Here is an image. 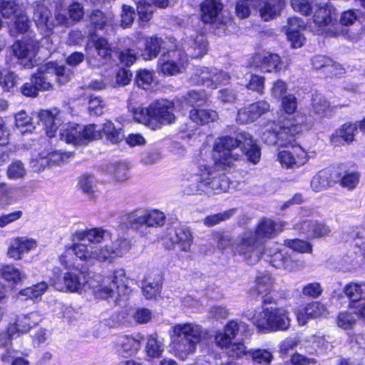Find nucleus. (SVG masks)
<instances>
[{"label": "nucleus", "mask_w": 365, "mask_h": 365, "mask_svg": "<svg viewBox=\"0 0 365 365\" xmlns=\"http://www.w3.org/2000/svg\"><path fill=\"white\" fill-rule=\"evenodd\" d=\"M0 11L6 18H9L13 14L15 16V21L9 29L11 36H15L28 31L30 21L22 6L16 5L14 1L0 0Z\"/></svg>", "instance_id": "nucleus-19"}, {"label": "nucleus", "mask_w": 365, "mask_h": 365, "mask_svg": "<svg viewBox=\"0 0 365 365\" xmlns=\"http://www.w3.org/2000/svg\"><path fill=\"white\" fill-rule=\"evenodd\" d=\"M31 78L38 92L46 91L53 88V81H57L59 84L67 83L71 78V73L66 71L63 66L49 62L41 66Z\"/></svg>", "instance_id": "nucleus-14"}, {"label": "nucleus", "mask_w": 365, "mask_h": 365, "mask_svg": "<svg viewBox=\"0 0 365 365\" xmlns=\"http://www.w3.org/2000/svg\"><path fill=\"white\" fill-rule=\"evenodd\" d=\"M274 279L268 272L259 274L255 280V291L258 295H261L265 304H269L271 301L265 297L273 289Z\"/></svg>", "instance_id": "nucleus-34"}, {"label": "nucleus", "mask_w": 365, "mask_h": 365, "mask_svg": "<svg viewBox=\"0 0 365 365\" xmlns=\"http://www.w3.org/2000/svg\"><path fill=\"white\" fill-rule=\"evenodd\" d=\"M241 145L242 152L247 160L254 165L261 158V150L252 135L247 133H241L237 138L230 136L219 138L215 140L213 148V158L215 168L225 172H232L236 169L242 155L237 149Z\"/></svg>", "instance_id": "nucleus-4"}, {"label": "nucleus", "mask_w": 365, "mask_h": 365, "mask_svg": "<svg viewBox=\"0 0 365 365\" xmlns=\"http://www.w3.org/2000/svg\"><path fill=\"white\" fill-rule=\"evenodd\" d=\"M153 72L148 70H140L136 76L138 86L143 89H147L153 81Z\"/></svg>", "instance_id": "nucleus-64"}, {"label": "nucleus", "mask_w": 365, "mask_h": 365, "mask_svg": "<svg viewBox=\"0 0 365 365\" xmlns=\"http://www.w3.org/2000/svg\"><path fill=\"white\" fill-rule=\"evenodd\" d=\"M128 164L125 163L113 164L108 168V172L113 175V179L120 182L128 179Z\"/></svg>", "instance_id": "nucleus-48"}, {"label": "nucleus", "mask_w": 365, "mask_h": 365, "mask_svg": "<svg viewBox=\"0 0 365 365\" xmlns=\"http://www.w3.org/2000/svg\"><path fill=\"white\" fill-rule=\"evenodd\" d=\"M330 174L327 170H323L315 175L311 181V187L314 192H321L330 185Z\"/></svg>", "instance_id": "nucleus-43"}, {"label": "nucleus", "mask_w": 365, "mask_h": 365, "mask_svg": "<svg viewBox=\"0 0 365 365\" xmlns=\"http://www.w3.org/2000/svg\"><path fill=\"white\" fill-rule=\"evenodd\" d=\"M249 356L255 363L261 365H268L273 359L272 352L267 349L250 350Z\"/></svg>", "instance_id": "nucleus-53"}, {"label": "nucleus", "mask_w": 365, "mask_h": 365, "mask_svg": "<svg viewBox=\"0 0 365 365\" xmlns=\"http://www.w3.org/2000/svg\"><path fill=\"white\" fill-rule=\"evenodd\" d=\"M14 118L16 127L21 133H31L34 130L32 118L25 110L16 113Z\"/></svg>", "instance_id": "nucleus-42"}, {"label": "nucleus", "mask_w": 365, "mask_h": 365, "mask_svg": "<svg viewBox=\"0 0 365 365\" xmlns=\"http://www.w3.org/2000/svg\"><path fill=\"white\" fill-rule=\"evenodd\" d=\"M264 255L268 258L267 259L270 264L277 269L293 272L299 269L301 267L298 262L294 261L290 256L283 253L279 250L278 245H275L272 248H267Z\"/></svg>", "instance_id": "nucleus-24"}, {"label": "nucleus", "mask_w": 365, "mask_h": 365, "mask_svg": "<svg viewBox=\"0 0 365 365\" xmlns=\"http://www.w3.org/2000/svg\"><path fill=\"white\" fill-rule=\"evenodd\" d=\"M168 237L170 245H166L168 249H171L175 244L178 245L180 249L184 252H189L192 243V236L189 229L183 227L168 230Z\"/></svg>", "instance_id": "nucleus-30"}, {"label": "nucleus", "mask_w": 365, "mask_h": 365, "mask_svg": "<svg viewBox=\"0 0 365 365\" xmlns=\"http://www.w3.org/2000/svg\"><path fill=\"white\" fill-rule=\"evenodd\" d=\"M201 19L205 24L217 27L225 26L231 22L230 16L225 14L221 0H205L200 6Z\"/></svg>", "instance_id": "nucleus-20"}, {"label": "nucleus", "mask_w": 365, "mask_h": 365, "mask_svg": "<svg viewBox=\"0 0 365 365\" xmlns=\"http://www.w3.org/2000/svg\"><path fill=\"white\" fill-rule=\"evenodd\" d=\"M47 289L48 284L45 282H41L21 290L19 295L24 297L25 299H36L41 297Z\"/></svg>", "instance_id": "nucleus-45"}, {"label": "nucleus", "mask_w": 365, "mask_h": 365, "mask_svg": "<svg viewBox=\"0 0 365 365\" xmlns=\"http://www.w3.org/2000/svg\"><path fill=\"white\" fill-rule=\"evenodd\" d=\"M235 213V210L232 209L223 212L211 215L204 219V224L207 227H212L217 225L220 222L229 219L232 215Z\"/></svg>", "instance_id": "nucleus-60"}, {"label": "nucleus", "mask_w": 365, "mask_h": 365, "mask_svg": "<svg viewBox=\"0 0 365 365\" xmlns=\"http://www.w3.org/2000/svg\"><path fill=\"white\" fill-rule=\"evenodd\" d=\"M302 130V124L296 119L281 115L277 121H268L261 130L262 140L268 145L288 147L280 150L277 160L286 168H298L314 156V152H307L299 145H292L294 137Z\"/></svg>", "instance_id": "nucleus-3"}, {"label": "nucleus", "mask_w": 365, "mask_h": 365, "mask_svg": "<svg viewBox=\"0 0 365 365\" xmlns=\"http://www.w3.org/2000/svg\"><path fill=\"white\" fill-rule=\"evenodd\" d=\"M284 226L285 223L281 221L262 220L255 232L247 231L240 236L239 242L235 245L236 252L249 264L257 262L262 256V251L260 240L273 237L282 231Z\"/></svg>", "instance_id": "nucleus-7"}, {"label": "nucleus", "mask_w": 365, "mask_h": 365, "mask_svg": "<svg viewBox=\"0 0 365 365\" xmlns=\"http://www.w3.org/2000/svg\"><path fill=\"white\" fill-rule=\"evenodd\" d=\"M284 245L292 250L301 253H310L312 250L310 243L301 240H287Z\"/></svg>", "instance_id": "nucleus-61"}, {"label": "nucleus", "mask_w": 365, "mask_h": 365, "mask_svg": "<svg viewBox=\"0 0 365 365\" xmlns=\"http://www.w3.org/2000/svg\"><path fill=\"white\" fill-rule=\"evenodd\" d=\"M285 5L284 0H266L259 9L264 21H269L279 16Z\"/></svg>", "instance_id": "nucleus-35"}, {"label": "nucleus", "mask_w": 365, "mask_h": 365, "mask_svg": "<svg viewBox=\"0 0 365 365\" xmlns=\"http://www.w3.org/2000/svg\"><path fill=\"white\" fill-rule=\"evenodd\" d=\"M71 153H61L59 151H53L46 154H40L41 165L45 166V165H60L61 163L66 162L69 158H71Z\"/></svg>", "instance_id": "nucleus-40"}, {"label": "nucleus", "mask_w": 365, "mask_h": 365, "mask_svg": "<svg viewBox=\"0 0 365 365\" xmlns=\"http://www.w3.org/2000/svg\"><path fill=\"white\" fill-rule=\"evenodd\" d=\"M230 79V76L227 73L215 68L207 67L195 68L191 76V81L193 83L212 89L227 84Z\"/></svg>", "instance_id": "nucleus-17"}, {"label": "nucleus", "mask_w": 365, "mask_h": 365, "mask_svg": "<svg viewBox=\"0 0 365 365\" xmlns=\"http://www.w3.org/2000/svg\"><path fill=\"white\" fill-rule=\"evenodd\" d=\"M26 173V170L21 161H14L7 168V176L11 180L23 178Z\"/></svg>", "instance_id": "nucleus-59"}, {"label": "nucleus", "mask_w": 365, "mask_h": 365, "mask_svg": "<svg viewBox=\"0 0 365 365\" xmlns=\"http://www.w3.org/2000/svg\"><path fill=\"white\" fill-rule=\"evenodd\" d=\"M0 277L9 284L16 286L26 278V273L14 264L0 266Z\"/></svg>", "instance_id": "nucleus-33"}, {"label": "nucleus", "mask_w": 365, "mask_h": 365, "mask_svg": "<svg viewBox=\"0 0 365 365\" xmlns=\"http://www.w3.org/2000/svg\"><path fill=\"white\" fill-rule=\"evenodd\" d=\"M78 186L83 192L93 195L96 188V178L93 175H84L80 178Z\"/></svg>", "instance_id": "nucleus-57"}, {"label": "nucleus", "mask_w": 365, "mask_h": 365, "mask_svg": "<svg viewBox=\"0 0 365 365\" xmlns=\"http://www.w3.org/2000/svg\"><path fill=\"white\" fill-rule=\"evenodd\" d=\"M248 326L243 322L230 320L224 327L222 330H218L215 334V342L217 346H226L228 343L233 341L238 332L247 331Z\"/></svg>", "instance_id": "nucleus-26"}, {"label": "nucleus", "mask_w": 365, "mask_h": 365, "mask_svg": "<svg viewBox=\"0 0 365 365\" xmlns=\"http://www.w3.org/2000/svg\"><path fill=\"white\" fill-rule=\"evenodd\" d=\"M312 213L311 209H302L299 215L293 222L294 229L308 238L314 239L327 236L331 229L325 224L308 220L307 217Z\"/></svg>", "instance_id": "nucleus-16"}, {"label": "nucleus", "mask_w": 365, "mask_h": 365, "mask_svg": "<svg viewBox=\"0 0 365 365\" xmlns=\"http://www.w3.org/2000/svg\"><path fill=\"white\" fill-rule=\"evenodd\" d=\"M103 133L106 138L113 143H117L122 139L120 130L114 127L110 121L105 123L101 129H98Z\"/></svg>", "instance_id": "nucleus-51"}, {"label": "nucleus", "mask_w": 365, "mask_h": 365, "mask_svg": "<svg viewBox=\"0 0 365 365\" xmlns=\"http://www.w3.org/2000/svg\"><path fill=\"white\" fill-rule=\"evenodd\" d=\"M165 215L157 210H145V222L148 227L160 226L164 224Z\"/></svg>", "instance_id": "nucleus-54"}, {"label": "nucleus", "mask_w": 365, "mask_h": 365, "mask_svg": "<svg viewBox=\"0 0 365 365\" xmlns=\"http://www.w3.org/2000/svg\"><path fill=\"white\" fill-rule=\"evenodd\" d=\"M291 6L294 11L300 13L304 16L309 15L314 10V13H316L320 8H322V6H319L317 4L314 5L309 0H292Z\"/></svg>", "instance_id": "nucleus-46"}, {"label": "nucleus", "mask_w": 365, "mask_h": 365, "mask_svg": "<svg viewBox=\"0 0 365 365\" xmlns=\"http://www.w3.org/2000/svg\"><path fill=\"white\" fill-rule=\"evenodd\" d=\"M88 64L92 67L103 65L111 57L110 46L104 38H93L86 46Z\"/></svg>", "instance_id": "nucleus-21"}, {"label": "nucleus", "mask_w": 365, "mask_h": 365, "mask_svg": "<svg viewBox=\"0 0 365 365\" xmlns=\"http://www.w3.org/2000/svg\"><path fill=\"white\" fill-rule=\"evenodd\" d=\"M165 350L163 339L157 334L149 335L145 346V352L148 358L153 359L159 358Z\"/></svg>", "instance_id": "nucleus-36"}, {"label": "nucleus", "mask_w": 365, "mask_h": 365, "mask_svg": "<svg viewBox=\"0 0 365 365\" xmlns=\"http://www.w3.org/2000/svg\"><path fill=\"white\" fill-rule=\"evenodd\" d=\"M337 326L344 330L352 329L356 322L355 315L349 311H343L339 313L336 318Z\"/></svg>", "instance_id": "nucleus-50"}, {"label": "nucleus", "mask_w": 365, "mask_h": 365, "mask_svg": "<svg viewBox=\"0 0 365 365\" xmlns=\"http://www.w3.org/2000/svg\"><path fill=\"white\" fill-rule=\"evenodd\" d=\"M189 118L197 125H205L218 119V114L210 109L193 108L190 111Z\"/></svg>", "instance_id": "nucleus-39"}, {"label": "nucleus", "mask_w": 365, "mask_h": 365, "mask_svg": "<svg viewBox=\"0 0 365 365\" xmlns=\"http://www.w3.org/2000/svg\"><path fill=\"white\" fill-rule=\"evenodd\" d=\"M252 324L260 331H287L291 326V317L284 307H269L255 313L252 317L247 315Z\"/></svg>", "instance_id": "nucleus-13"}, {"label": "nucleus", "mask_w": 365, "mask_h": 365, "mask_svg": "<svg viewBox=\"0 0 365 365\" xmlns=\"http://www.w3.org/2000/svg\"><path fill=\"white\" fill-rule=\"evenodd\" d=\"M294 314L299 325L304 326L309 319L326 317L329 312L324 304L319 302H312L296 309Z\"/></svg>", "instance_id": "nucleus-25"}, {"label": "nucleus", "mask_w": 365, "mask_h": 365, "mask_svg": "<svg viewBox=\"0 0 365 365\" xmlns=\"http://www.w3.org/2000/svg\"><path fill=\"white\" fill-rule=\"evenodd\" d=\"M270 105L265 101H259L238 110L236 120L240 124H247L258 119L269 110Z\"/></svg>", "instance_id": "nucleus-28"}, {"label": "nucleus", "mask_w": 365, "mask_h": 365, "mask_svg": "<svg viewBox=\"0 0 365 365\" xmlns=\"http://www.w3.org/2000/svg\"><path fill=\"white\" fill-rule=\"evenodd\" d=\"M113 14L105 15L100 11H93L90 16L91 23L96 29H103L113 23Z\"/></svg>", "instance_id": "nucleus-47"}, {"label": "nucleus", "mask_w": 365, "mask_h": 365, "mask_svg": "<svg viewBox=\"0 0 365 365\" xmlns=\"http://www.w3.org/2000/svg\"><path fill=\"white\" fill-rule=\"evenodd\" d=\"M329 344L324 336H311L304 343L301 344V349H304L309 354H318L324 352L329 348Z\"/></svg>", "instance_id": "nucleus-37"}, {"label": "nucleus", "mask_w": 365, "mask_h": 365, "mask_svg": "<svg viewBox=\"0 0 365 365\" xmlns=\"http://www.w3.org/2000/svg\"><path fill=\"white\" fill-rule=\"evenodd\" d=\"M299 344L297 337H287L282 341L279 345V352L281 356L284 357L290 351L294 350Z\"/></svg>", "instance_id": "nucleus-63"}, {"label": "nucleus", "mask_w": 365, "mask_h": 365, "mask_svg": "<svg viewBox=\"0 0 365 365\" xmlns=\"http://www.w3.org/2000/svg\"><path fill=\"white\" fill-rule=\"evenodd\" d=\"M41 320L42 317L38 312H31L28 314L17 315L14 322L9 324L6 334H0V346H9L14 335L28 333L33 327L38 325Z\"/></svg>", "instance_id": "nucleus-15"}, {"label": "nucleus", "mask_w": 365, "mask_h": 365, "mask_svg": "<svg viewBox=\"0 0 365 365\" xmlns=\"http://www.w3.org/2000/svg\"><path fill=\"white\" fill-rule=\"evenodd\" d=\"M207 334V331L197 324H176L170 331V353L185 361L196 352L197 344Z\"/></svg>", "instance_id": "nucleus-9"}, {"label": "nucleus", "mask_w": 365, "mask_h": 365, "mask_svg": "<svg viewBox=\"0 0 365 365\" xmlns=\"http://www.w3.org/2000/svg\"><path fill=\"white\" fill-rule=\"evenodd\" d=\"M119 346L120 349L118 351L122 354L132 355L140 347V340L135 338L124 336L120 339Z\"/></svg>", "instance_id": "nucleus-44"}, {"label": "nucleus", "mask_w": 365, "mask_h": 365, "mask_svg": "<svg viewBox=\"0 0 365 365\" xmlns=\"http://www.w3.org/2000/svg\"><path fill=\"white\" fill-rule=\"evenodd\" d=\"M297 99L293 94L285 95L281 99V109L286 115L294 114L297 110Z\"/></svg>", "instance_id": "nucleus-58"}, {"label": "nucleus", "mask_w": 365, "mask_h": 365, "mask_svg": "<svg viewBox=\"0 0 365 365\" xmlns=\"http://www.w3.org/2000/svg\"><path fill=\"white\" fill-rule=\"evenodd\" d=\"M222 349H224L227 354L233 359H241L245 356H247L250 354V350H248L245 345L244 342L240 341H231L228 343L226 346H219Z\"/></svg>", "instance_id": "nucleus-41"}, {"label": "nucleus", "mask_w": 365, "mask_h": 365, "mask_svg": "<svg viewBox=\"0 0 365 365\" xmlns=\"http://www.w3.org/2000/svg\"><path fill=\"white\" fill-rule=\"evenodd\" d=\"M185 34L182 48L176 44L175 48H171L158 59V67L163 75L170 76L182 73L188 64V56L198 58L207 52V42L202 34L189 29Z\"/></svg>", "instance_id": "nucleus-6"}, {"label": "nucleus", "mask_w": 365, "mask_h": 365, "mask_svg": "<svg viewBox=\"0 0 365 365\" xmlns=\"http://www.w3.org/2000/svg\"><path fill=\"white\" fill-rule=\"evenodd\" d=\"M175 106L173 101L159 99L152 102L148 107L133 109L134 120L152 130H157L163 125L173 123L175 120Z\"/></svg>", "instance_id": "nucleus-12"}, {"label": "nucleus", "mask_w": 365, "mask_h": 365, "mask_svg": "<svg viewBox=\"0 0 365 365\" xmlns=\"http://www.w3.org/2000/svg\"><path fill=\"white\" fill-rule=\"evenodd\" d=\"M312 110L319 118L328 115L329 112V103L320 94H317L312 98Z\"/></svg>", "instance_id": "nucleus-49"}, {"label": "nucleus", "mask_w": 365, "mask_h": 365, "mask_svg": "<svg viewBox=\"0 0 365 365\" xmlns=\"http://www.w3.org/2000/svg\"><path fill=\"white\" fill-rule=\"evenodd\" d=\"M128 282L125 270L120 267L106 276L96 274L88 279L79 271H67L61 277L60 269L55 268L53 276L50 279L51 284L58 291L78 294L91 291L96 298L103 299L113 297L115 289H122L125 294L128 289Z\"/></svg>", "instance_id": "nucleus-1"}, {"label": "nucleus", "mask_w": 365, "mask_h": 365, "mask_svg": "<svg viewBox=\"0 0 365 365\" xmlns=\"http://www.w3.org/2000/svg\"><path fill=\"white\" fill-rule=\"evenodd\" d=\"M145 60H151L158 56L161 50L169 51L171 48L176 47V40L174 38H166L163 40L156 36L146 39L145 45Z\"/></svg>", "instance_id": "nucleus-29"}, {"label": "nucleus", "mask_w": 365, "mask_h": 365, "mask_svg": "<svg viewBox=\"0 0 365 365\" xmlns=\"http://www.w3.org/2000/svg\"><path fill=\"white\" fill-rule=\"evenodd\" d=\"M305 25L302 19L298 17H292L288 19L287 36L293 48H300L305 42V37L302 31Z\"/></svg>", "instance_id": "nucleus-31"}, {"label": "nucleus", "mask_w": 365, "mask_h": 365, "mask_svg": "<svg viewBox=\"0 0 365 365\" xmlns=\"http://www.w3.org/2000/svg\"><path fill=\"white\" fill-rule=\"evenodd\" d=\"M111 240L110 232L101 227L78 230L71 236L75 257L86 264L96 262L112 263L130 250V242L124 238L112 241L110 245H97Z\"/></svg>", "instance_id": "nucleus-2"}, {"label": "nucleus", "mask_w": 365, "mask_h": 365, "mask_svg": "<svg viewBox=\"0 0 365 365\" xmlns=\"http://www.w3.org/2000/svg\"><path fill=\"white\" fill-rule=\"evenodd\" d=\"M38 246V242L27 236L15 237L10 240L6 255L16 261L21 260L30 252H34Z\"/></svg>", "instance_id": "nucleus-23"}, {"label": "nucleus", "mask_w": 365, "mask_h": 365, "mask_svg": "<svg viewBox=\"0 0 365 365\" xmlns=\"http://www.w3.org/2000/svg\"><path fill=\"white\" fill-rule=\"evenodd\" d=\"M251 66L264 72L278 73L282 69V61L279 56L276 53L262 52L255 54Z\"/></svg>", "instance_id": "nucleus-27"}, {"label": "nucleus", "mask_w": 365, "mask_h": 365, "mask_svg": "<svg viewBox=\"0 0 365 365\" xmlns=\"http://www.w3.org/2000/svg\"><path fill=\"white\" fill-rule=\"evenodd\" d=\"M343 292L350 300L349 308L365 319V282H350L344 287Z\"/></svg>", "instance_id": "nucleus-22"}, {"label": "nucleus", "mask_w": 365, "mask_h": 365, "mask_svg": "<svg viewBox=\"0 0 365 365\" xmlns=\"http://www.w3.org/2000/svg\"><path fill=\"white\" fill-rule=\"evenodd\" d=\"M357 131L356 123H346L330 136V142L334 146H339L344 143H351L354 140Z\"/></svg>", "instance_id": "nucleus-32"}, {"label": "nucleus", "mask_w": 365, "mask_h": 365, "mask_svg": "<svg viewBox=\"0 0 365 365\" xmlns=\"http://www.w3.org/2000/svg\"><path fill=\"white\" fill-rule=\"evenodd\" d=\"M62 115V113L56 109L41 110L39 113V120L49 138L54 136L58 128L61 140L73 145H85L101 138V133L96 130V125H83L76 123L63 124Z\"/></svg>", "instance_id": "nucleus-5"}, {"label": "nucleus", "mask_w": 365, "mask_h": 365, "mask_svg": "<svg viewBox=\"0 0 365 365\" xmlns=\"http://www.w3.org/2000/svg\"><path fill=\"white\" fill-rule=\"evenodd\" d=\"M207 98V94L204 91H191L185 97L186 105L194 107L204 104Z\"/></svg>", "instance_id": "nucleus-55"}, {"label": "nucleus", "mask_w": 365, "mask_h": 365, "mask_svg": "<svg viewBox=\"0 0 365 365\" xmlns=\"http://www.w3.org/2000/svg\"><path fill=\"white\" fill-rule=\"evenodd\" d=\"M162 277L160 275H155L153 277L148 276L143 281L142 292L147 299L155 298L161 290Z\"/></svg>", "instance_id": "nucleus-38"}, {"label": "nucleus", "mask_w": 365, "mask_h": 365, "mask_svg": "<svg viewBox=\"0 0 365 365\" xmlns=\"http://www.w3.org/2000/svg\"><path fill=\"white\" fill-rule=\"evenodd\" d=\"M16 187L0 184V205H8L14 202L16 200Z\"/></svg>", "instance_id": "nucleus-52"}, {"label": "nucleus", "mask_w": 365, "mask_h": 365, "mask_svg": "<svg viewBox=\"0 0 365 365\" xmlns=\"http://www.w3.org/2000/svg\"><path fill=\"white\" fill-rule=\"evenodd\" d=\"M33 19L37 28L43 35L47 36L57 25L69 26L72 23L78 21L83 16V8L79 3H74L69 6L67 17L65 12L57 10L55 18L51 16L50 11L38 2H35Z\"/></svg>", "instance_id": "nucleus-11"}, {"label": "nucleus", "mask_w": 365, "mask_h": 365, "mask_svg": "<svg viewBox=\"0 0 365 365\" xmlns=\"http://www.w3.org/2000/svg\"><path fill=\"white\" fill-rule=\"evenodd\" d=\"M39 43L31 38H24L12 46V50L19 63L24 68H32L37 65Z\"/></svg>", "instance_id": "nucleus-18"}, {"label": "nucleus", "mask_w": 365, "mask_h": 365, "mask_svg": "<svg viewBox=\"0 0 365 365\" xmlns=\"http://www.w3.org/2000/svg\"><path fill=\"white\" fill-rule=\"evenodd\" d=\"M357 20V11L349 9L341 14L339 23L336 21V10L331 5H324L316 11L313 21L319 34L329 36H346L347 30L342 26H349Z\"/></svg>", "instance_id": "nucleus-10"}, {"label": "nucleus", "mask_w": 365, "mask_h": 365, "mask_svg": "<svg viewBox=\"0 0 365 365\" xmlns=\"http://www.w3.org/2000/svg\"><path fill=\"white\" fill-rule=\"evenodd\" d=\"M227 173L217 169L215 164L213 168L200 165L198 173L183 175L184 192L187 195L225 192L228 190L230 183L225 175Z\"/></svg>", "instance_id": "nucleus-8"}, {"label": "nucleus", "mask_w": 365, "mask_h": 365, "mask_svg": "<svg viewBox=\"0 0 365 365\" xmlns=\"http://www.w3.org/2000/svg\"><path fill=\"white\" fill-rule=\"evenodd\" d=\"M126 222L133 227L145 225V210H135L125 216Z\"/></svg>", "instance_id": "nucleus-62"}, {"label": "nucleus", "mask_w": 365, "mask_h": 365, "mask_svg": "<svg viewBox=\"0 0 365 365\" xmlns=\"http://www.w3.org/2000/svg\"><path fill=\"white\" fill-rule=\"evenodd\" d=\"M16 84V76L9 70L0 71V86L5 91H10Z\"/></svg>", "instance_id": "nucleus-56"}]
</instances>
